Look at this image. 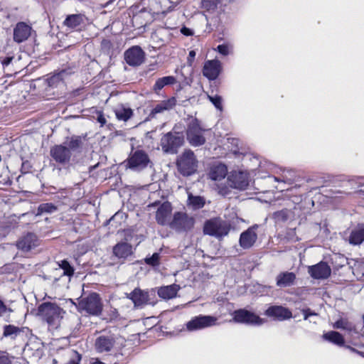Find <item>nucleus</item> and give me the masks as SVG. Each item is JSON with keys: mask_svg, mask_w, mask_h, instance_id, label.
<instances>
[{"mask_svg": "<svg viewBox=\"0 0 364 364\" xmlns=\"http://www.w3.org/2000/svg\"><path fill=\"white\" fill-rule=\"evenodd\" d=\"M65 313L63 308L54 302L46 301L38 306V315L51 329H57L60 326Z\"/></svg>", "mask_w": 364, "mask_h": 364, "instance_id": "1", "label": "nucleus"}, {"mask_svg": "<svg viewBox=\"0 0 364 364\" xmlns=\"http://www.w3.org/2000/svg\"><path fill=\"white\" fill-rule=\"evenodd\" d=\"M79 311H85L92 316H100L103 309L100 295L96 292L90 294L87 296L82 298L77 304Z\"/></svg>", "mask_w": 364, "mask_h": 364, "instance_id": "2", "label": "nucleus"}, {"mask_svg": "<svg viewBox=\"0 0 364 364\" xmlns=\"http://www.w3.org/2000/svg\"><path fill=\"white\" fill-rule=\"evenodd\" d=\"M229 223L220 218L207 220L203 225V233L207 235L222 238L230 232Z\"/></svg>", "mask_w": 364, "mask_h": 364, "instance_id": "3", "label": "nucleus"}, {"mask_svg": "<svg viewBox=\"0 0 364 364\" xmlns=\"http://www.w3.org/2000/svg\"><path fill=\"white\" fill-rule=\"evenodd\" d=\"M176 165L178 171L184 176H188L196 173L198 168V161L193 151L186 150L177 159Z\"/></svg>", "mask_w": 364, "mask_h": 364, "instance_id": "4", "label": "nucleus"}, {"mask_svg": "<svg viewBox=\"0 0 364 364\" xmlns=\"http://www.w3.org/2000/svg\"><path fill=\"white\" fill-rule=\"evenodd\" d=\"M184 142V136L181 132H169L161 139V146L164 153L176 154Z\"/></svg>", "mask_w": 364, "mask_h": 364, "instance_id": "5", "label": "nucleus"}, {"mask_svg": "<svg viewBox=\"0 0 364 364\" xmlns=\"http://www.w3.org/2000/svg\"><path fill=\"white\" fill-rule=\"evenodd\" d=\"M233 320L236 323H245L252 326H262L266 321L264 318H260L256 314L245 309L235 310L233 313Z\"/></svg>", "mask_w": 364, "mask_h": 364, "instance_id": "6", "label": "nucleus"}, {"mask_svg": "<svg viewBox=\"0 0 364 364\" xmlns=\"http://www.w3.org/2000/svg\"><path fill=\"white\" fill-rule=\"evenodd\" d=\"M217 318L210 315H202L193 317L186 323L188 331H196L215 326Z\"/></svg>", "mask_w": 364, "mask_h": 364, "instance_id": "7", "label": "nucleus"}, {"mask_svg": "<svg viewBox=\"0 0 364 364\" xmlns=\"http://www.w3.org/2000/svg\"><path fill=\"white\" fill-rule=\"evenodd\" d=\"M195 220L186 213L176 212L173 215L170 228L176 232H186L193 228Z\"/></svg>", "mask_w": 364, "mask_h": 364, "instance_id": "8", "label": "nucleus"}, {"mask_svg": "<svg viewBox=\"0 0 364 364\" xmlns=\"http://www.w3.org/2000/svg\"><path fill=\"white\" fill-rule=\"evenodd\" d=\"M203 129L197 120L192 121L186 130V138L193 146H200L205 143V138L202 134Z\"/></svg>", "mask_w": 364, "mask_h": 364, "instance_id": "9", "label": "nucleus"}, {"mask_svg": "<svg viewBox=\"0 0 364 364\" xmlns=\"http://www.w3.org/2000/svg\"><path fill=\"white\" fill-rule=\"evenodd\" d=\"M150 160L147 154L143 150H136L127 159V166L134 171L146 168Z\"/></svg>", "mask_w": 364, "mask_h": 364, "instance_id": "10", "label": "nucleus"}, {"mask_svg": "<svg viewBox=\"0 0 364 364\" xmlns=\"http://www.w3.org/2000/svg\"><path fill=\"white\" fill-rule=\"evenodd\" d=\"M50 154L56 163L61 165L69 164L72 156L70 149L63 144L55 145L51 147Z\"/></svg>", "mask_w": 364, "mask_h": 364, "instance_id": "11", "label": "nucleus"}, {"mask_svg": "<svg viewBox=\"0 0 364 364\" xmlns=\"http://www.w3.org/2000/svg\"><path fill=\"white\" fill-rule=\"evenodd\" d=\"M126 63L130 66H139L145 59V53L139 46H134L129 48L124 53Z\"/></svg>", "mask_w": 364, "mask_h": 364, "instance_id": "12", "label": "nucleus"}, {"mask_svg": "<svg viewBox=\"0 0 364 364\" xmlns=\"http://www.w3.org/2000/svg\"><path fill=\"white\" fill-rule=\"evenodd\" d=\"M258 227V225H253L240 234L239 244L242 249L247 250L254 246L257 240L256 231Z\"/></svg>", "mask_w": 364, "mask_h": 364, "instance_id": "13", "label": "nucleus"}, {"mask_svg": "<svg viewBox=\"0 0 364 364\" xmlns=\"http://www.w3.org/2000/svg\"><path fill=\"white\" fill-rule=\"evenodd\" d=\"M308 273L315 279H324L330 277L331 269L325 262H320L316 264L308 267Z\"/></svg>", "mask_w": 364, "mask_h": 364, "instance_id": "14", "label": "nucleus"}, {"mask_svg": "<svg viewBox=\"0 0 364 364\" xmlns=\"http://www.w3.org/2000/svg\"><path fill=\"white\" fill-rule=\"evenodd\" d=\"M228 181L231 186L239 190H245L249 186L247 173L241 171L231 172Z\"/></svg>", "mask_w": 364, "mask_h": 364, "instance_id": "15", "label": "nucleus"}, {"mask_svg": "<svg viewBox=\"0 0 364 364\" xmlns=\"http://www.w3.org/2000/svg\"><path fill=\"white\" fill-rule=\"evenodd\" d=\"M221 72V63L215 59L207 60L203 65V75L209 80H215Z\"/></svg>", "mask_w": 364, "mask_h": 364, "instance_id": "16", "label": "nucleus"}, {"mask_svg": "<svg viewBox=\"0 0 364 364\" xmlns=\"http://www.w3.org/2000/svg\"><path fill=\"white\" fill-rule=\"evenodd\" d=\"M39 245L37 235L33 232H28L22 236L17 242L16 247L18 250L27 252Z\"/></svg>", "mask_w": 364, "mask_h": 364, "instance_id": "17", "label": "nucleus"}, {"mask_svg": "<svg viewBox=\"0 0 364 364\" xmlns=\"http://www.w3.org/2000/svg\"><path fill=\"white\" fill-rule=\"evenodd\" d=\"M172 206L169 202L163 203L157 209L156 213V220L161 225H168L170 227L171 223V215Z\"/></svg>", "mask_w": 364, "mask_h": 364, "instance_id": "18", "label": "nucleus"}, {"mask_svg": "<svg viewBox=\"0 0 364 364\" xmlns=\"http://www.w3.org/2000/svg\"><path fill=\"white\" fill-rule=\"evenodd\" d=\"M268 317H272L279 321H284L292 317L291 311L282 306H270L264 311Z\"/></svg>", "mask_w": 364, "mask_h": 364, "instance_id": "19", "label": "nucleus"}, {"mask_svg": "<svg viewBox=\"0 0 364 364\" xmlns=\"http://www.w3.org/2000/svg\"><path fill=\"white\" fill-rule=\"evenodd\" d=\"M115 343L114 337L111 335L98 336L95 342V348L97 353H108L111 351Z\"/></svg>", "mask_w": 364, "mask_h": 364, "instance_id": "20", "label": "nucleus"}, {"mask_svg": "<svg viewBox=\"0 0 364 364\" xmlns=\"http://www.w3.org/2000/svg\"><path fill=\"white\" fill-rule=\"evenodd\" d=\"M31 27L24 22H18L14 28L13 38L17 43L26 41L31 33Z\"/></svg>", "mask_w": 364, "mask_h": 364, "instance_id": "21", "label": "nucleus"}, {"mask_svg": "<svg viewBox=\"0 0 364 364\" xmlns=\"http://www.w3.org/2000/svg\"><path fill=\"white\" fill-rule=\"evenodd\" d=\"M126 297L134 303V307L142 308L149 301V293L139 288L134 289L131 293H126Z\"/></svg>", "mask_w": 364, "mask_h": 364, "instance_id": "22", "label": "nucleus"}, {"mask_svg": "<svg viewBox=\"0 0 364 364\" xmlns=\"http://www.w3.org/2000/svg\"><path fill=\"white\" fill-rule=\"evenodd\" d=\"M177 100L175 97H171L168 100H163L156 104L151 109L149 117L154 118L157 114L163 113L165 111H168L173 109L176 105Z\"/></svg>", "mask_w": 364, "mask_h": 364, "instance_id": "23", "label": "nucleus"}, {"mask_svg": "<svg viewBox=\"0 0 364 364\" xmlns=\"http://www.w3.org/2000/svg\"><path fill=\"white\" fill-rule=\"evenodd\" d=\"M296 276L292 272H280L276 277V284L280 288L289 287L295 284Z\"/></svg>", "mask_w": 364, "mask_h": 364, "instance_id": "24", "label": "nucleus"}, {"mask_svg": "<svg viewBox=\"0 0 364 364\" xmlns=\"http://www.w3.org/2000/svg\"><path fill=\"white\" fill-rule=\"evenodd\" d=\"M85 16L82 14H70L66 16L63 25L70 30H77L84 23Z\"/></svg>", "mask_w": 364, "mask_h": 364, "instance_id": "25", "label": "nucleus"}, {"mask_svg": "<svg viewBox=\"0 0 364 364\" xmlns=\"http://www.w3.org/2000/svg\"><path fill=\"white\" fill-rule=\"evenodd\" d=\"M113 255L118 259H126L132 254V246L126 242H120L113 247Z\"/></svg>", "mask_w": 364, "mask_h": 364, "instance_id": "26", "label": "nucleus"}, {"mask_svg": "<svg viewBox=\"0 0 364 364\" xmlns=\"http://www.w3.org/2000/svg\"><path fill=\"white\" fill-rule=\"evenodd\" d=\"M180 287L176 284L164 286L158 289V295L159 297L168 300L176 296Z\"/></svg>", "mask_w": 364, "mask_h": 364, "instance_id": "27", "label": "nucleus"}, {"mask_svg": "<svg viewBox=\"0 0 364 364\" xmlns=\"http://www.w3.org/2000/svg\"><path fill=\"white\" fill-rule=\"evenodd\" d=\"M228 169L225 165L218 164L211 167L209 172V178L213 181H220L225 178Z\"/></svg>", "mask_w": 364, "mask_h": 364, "instance_id": "28", "label": "nucleus"}, {"mask_svg": "<svg viewBox=\"0 0 364 364\" xmlns=\"http://www.w3.org/2000/svg\"><path fill=\"white\" fill-rule=\"evenodd\" d=\"M348 241L353 245H360L364 241V224H360L352 230Z\"/></svg>", "mask_w": 364, "mask_h": 364, "instance_id": "29", "label": "nucleus"}, {"mask_svg": "<svg viewBox=\"0 0 364 364\" xmlns=\"http://www.w3.org/2000/svg\"><path fill=\"white\" fill-rule=\"evenodd\" d=\"M205 199L200 196H194L191 193L188 194L187 206L193 210H197L204 207Z\"/></svg>", "mask_w": 364, "mask_h": 364, "instance_id": "30", "label": "nucleus"}, {"mask_svg": "<svg viewBox=\"0 0 364 364\" xmlns=\"http://www.w3.org/2000/svg\"><path fill=\"white\" fill-rule=\"evenodd\" d=\"M68 75V72L66 70H61L47 79L48 85L50 87H57L63 83V80Z\"/></svg>", "mask_w": 364, "mask_h": 364, "instance_id": "31", "label": "nucleus"}, {"mask_svg": "<svg viewBox=\"0 0 364 364\" xmlns=\"http://www.w3.org/2000/svg\"><path fill=\"white\" fill-rule=\"evenodd\" d=\"M322 338L323 340L338 346H343L345 344L343 336L338 331H331L325 333L323 334Z\"/></svg>", "mask_w": 364, "mask_h": 364, "instance_id": "32", "label": "nucleus"}, {"mask_svg": "<svg viewBox=\"0 0 364 364\" xmlns=\"http://www.w3.org/2000/svg\"><path fill=\"white\" fill-rule=\"evenodd\" d=\"M176 82V79L173 76H165L156 80L153 86V90L155 93L159 94L165 86L171 85Z\"/></svg>", "mask_w": 364, "mask_h": 364, "instance_id": "33", "label": "nucleus"}, {"mask_svg": "<svg viewBox=\"0 0 364 364\" xmlns=\"http://www.w3.org/2000/svg\"><path fill=\"white\" fill-rule=\"evenodd\" d=\"M333 328L345 330L348 332L355 331V326L346 318H341L333 324Z\"/></svg>", "mask_w": 364, "mask_h": 364, "instance_id": "34", "label": "nucleus"}, {"mask_svg": "<svg viewBox=\"0 0 364 364\" xmlns=\"http://www.w3.org/2000/svg\"><path fill=\"white\" fill-rule=\"evenodd\" d=\"M299 188H300V186H294L291 188H287V193L285 194V196L296 205H299L303 200L302 193L297 192Z\"/></svg>", "mask_w": 364, "mask_h": 364, "instance_id": "35", "label": "nucleus"}, {"mask_svg": "<svg viewBox=\"0 0 364 364\" xmlns=\"http://www.w3.org/2000/svg\"><path fill=\"white\" fill-rule=\"evenodd\" d=\"M291 215V210L287 208H284L281 210L273 213L272 218L276 223H282L287 222Z\"/></svg>", "mask_w": 364, "mask_h": 364, "instance_id": "36", "label": "nucleus"}, {"mask_svg": "<svg viewBox=\"0 0 364 364\" xmlns=\"http://www.w3.org/2000/svg\"><path fill=\"white\" fill-rule=\"evenodd\" d=\"M23 330L18 326L14 325H5L4 326L3 336L15 339Z\"/></svg>", "mask_w": 364, "mask_h": 364, "instance_id": "37", "label": "nucleus"}, {"mask_svg": "<svg viewBox=\"0 0 364 364\" xmlns=\"http://www.w3.org/2000/svg\"><path fill=\"white\" fill-rule=\"evenodd\" d=\"M115 115L119 120L127 122L133 115V110L130 107H120L115 109Z\"/></svg>", "mask_w": 364, "mask_h": 364, "instance_id": "38", "label": "nucleus"}, {"mask_svg": "<svg viewBox=\"0 0 364 364\" xmlns=\"http://www.w3.org/2000/svg\"><path fill=\"white\" fill-rule=\"evenodd\" d=\"M57 264L59 268L63 271V276H66L69 278L73 276L75 269L67 259H63L57 262Z\"/></svg>", "mask_w": 364, "mask_h": 364, "instance_id": "39", "label": "nucleus"}, {"mask_svg": "<svg viewBox=\"0 0 364 364\" xmlns=\"http://www.w3.org/2000/svg\"><path fill=\"white\" fill-rule=\"evenodd\" d=\"M58 210L56 205L51 203H41L37 208L36 215H41L43 213H53Z\"/></svg>", "mask_w": 364, "mask_h": 364, "instance_id": "40", "label": "nucleus"}, {"mask_svg": "<svg viewBox=\"0 0 364 364\" xmlns=\"http://www.w3.org/2000/svg\"><path fill=\"white\" fill-rule=\"evenodd\" d=\"M82 144V141L80 136H73L68 144V148L70 149V151H76L78 150Z\"/></svg>", "mask_w": 364, "mask_h": 364, "instance_id": "41", "label": "nucleus"}, {"mask_svg": "<svg viewBox=\"0 0 364 364\" xmlns=\"http://www.w3.org/2000/svg\"><path fill=\"white\" fill-rule=\"evenodd\" d=\"M14 58V56L11 54H7L6 55H2L0 57V62L4 70H10L9 66L11 65Z\"/></svg>", "mask_w": 364, "mask_h": 364, "instance_id": "42", "label": "nucleus"}, {"mask_svg": "<svg viewBox=\"0 0 364 364\" xmlns=\"http://www.w3.org/2000/svg\"><path fill=\"white\" fill-rule=\"evenodd\" d=\"M208 98L218 110L223 111V99L221 96L218 95L213 96L208 95Z\"/></svg>", "mask_w": 364, "mask_h": 364, "instance_id": "43", "label": "nucleus"}, {"mask_svg": "<svg viewBox=\"0 0 364 364\" xmlns=\"http://www.w3.org/2000/svg\"><path fill=\"white\" fill-rule=\"evenodd\" d=\"M220 0H201L202 8L207 11L215 10Z\"/></svg>", "mask_w": 364, "mask_h": 364, "instance_id": "44", "label": "nucleus"}, {"mask_svg": "<svg viewBox=\"0 0 364 364\" xmlns=\"http://www.w3.org/2000/svg\"><path fill=\"white\" fill-rule=\"evenodd\" d=\"M267 179L270 183L274 182H283L284 183L291 184L292 183V179L287 178L286 176H282L281 177L272 176L270 175L267 176Z\"/></svg>", "mask_w": 364, "mask_h": 364, "instance_id": "45", "label": "nucleus"}, {"mask_svg": "<svg viewBox=\"0 0 364 364\" xmlns=\"http://www.w3.org/2000/svg\"><path fill=\"white\" fill-rule=\"evenodd\" d=\"M145 262L151 266L155 267L159 264V254L157 252L154 253L151 257L145 259Z\"/></svg>", "mask_w": 364, "mask_h": 364, "instance_id": "46", "label": "nucleus"}, {"mask_svg": "<svg viewBox=\"0 0 364 364\" xmlns=\"http://www.w3.org/2000/svg\"><path fill=\"white\" fill-rule=\"evenodd\" d=\"M112 42L108 39H103L101 42V49L102 50L109 54L112 50Z\"/></svg>", "mask_w": 364, "mask_h": 364, "instance_id": "47", "label": "nucleus"}, {"mask_svg": "<svg viewBox=\"0 0 364 364\" xmlns=\"http://www.w3.org/2000/svg\"><path fill=\"white\" fill-rule=\"evenodd\" d=\"M82 359V355L78 353L77 351H74L73 353V356L70 358L68 362L65 364H80V362Z\"/></svg>", "mask_w": 364, "mask_h": 364, "instance_id": "48", "label": "nucleus"}, {"mask_svg": "<svg viewBox=\"0 0 364 364\" xmlns=\"http://www.w3.org/2000/svg\"><path fill=\"white\" fill-rule=\"evenodd\" d=\"M0 364H12V361L7 353L0 351Z\"/></svg>", "mask_w": 364, "mask_h": 364, "instance_id": "49", "label": "nucleus"}, {"mask_svg": "<svg viewBox=\"0 0 364 364\" xmlns=\"http://www.w3.org/2000/svg\"><path fill=\"white\" fill-rule=\"evenodd\" d=\"M217 50L221 55L226 56L229 54V48L225 44L218 45L217 47Z\"/></svg>", "mask_w": 364, "mask_h": 364, "instance_id": "50", "label": "nucleus"}, {"mask_svg": "<svg viewBox=\"0 0 364 364\" xmlns=\"http://www.w3.org/2000/svg\"><path fill=\"white\" fill-rule=\"evenodd\" d=\"M96 120L97 122L100 124V127H103L107 122V119H105L104 114L102 111L97 112Z\"/></svg>", "mask_w": 364, "mask_h": 364, "instance_id": "51", "label": "nucleus"}, {"mask_svg": "<svg viewBox=\"0 0 364 364\" xmlns=\"http://www.w3.org/2000/svg\"><path fill=\"white\" fill-rule=\"evenodd\" d=\"M301 312L304 315V320H307L311 316H317V314L311 311L309 308L302 309Z\"/></svg>", "mask_w": 364, "mask_h": 364, "instance_id": "52", "label": "nucleus"}, {"mask_svg": "<svg viewBox=\"0 0 364 364\" xmlns=\"http://www.w3.org/2000/svg\"><path fill=\"white\" fill-rule=\"evenodd\" d=\"M181 33L186 36H192L194 33L192 29L186 26H183L181 28Z\"/></svg>", "mask_w": 364, "mask_h": 364, "instance_id": "53", "label": "nucleus"}, {"mask_svg": "<svg viewBox=\"0 0 364 364\" xmlns=\"http://www.w3.org/2000/svg\"><path fill=\"white\" fill-rule=\"evenodd\" d=\"M31 168V166L30 164V162L28 161H25L22 163L21 165V171L22 173H28Z\"/></svg>", "mask_w": 364, "mask_h": 364, "instance_id": "54", "label": "nucleus"}, {"mask_svg": "<svg viewBox=\"0 0 364 364\" xmlns=\"http://www.w3.org/2000/svg\"><path fill=\"white\" fill-rule=\"evenodd\" d=\"M196 53L195 50H192L189 52L188 53V59H187V61H188V63L189 65H191L195 57H196Z\"/></svg>", "mask_w": 364, "mask_h": 364, "instance_id": "55", "label": "nucleus"}, {"mask_svg": "<svg viewBox=\"0 0 364 364\" xmlns=\"http://www.w3.org/2000/svg\"><path fill=\"white\" fill-rule=\"evenodd\" d=\"M6 311V306L4 302L0 299V316L4 314Z\"/></svg>", "mask_w": 364, "mask_h": 364, "instance_id": "56", "label": "nucleus"}, {"mask_svg": "<svg viewBox=\"0 0 364 364\" xmlns=\"http://www.w3.org/2000/svg\"><path fill=\"white\" fill-rule=\"evenodd\" d=\"M345 347L346 348H348L352 352L356 353L360 355L361 356H363L364 358V353L363 352L358 351V350H356L355 348H353V347H351L350 346H346Z\"/></svg>", "mask_w": 364, "mask_h": 364, "instance_id": "57", "label": "nucleus"}, {"mask_svg": "<svg viewBox=\"0 0 364 364\" xmlns=\"http://www.w3.org/2000/svg\"><path fill=\"white\" fill-rule=\"evenodd\" d=\"M5 16L6 18H9V14L6 11H0V16Z\"/></svg>", "mask_w": 364, "mask_h": 364, "instance_id": "58", "label": "nucleus"}, {"mask_svg": "<svg viewBox=\"0 0 364 364\" xmlns=\"http://www.w3.org/2000/svg\"><path fill=\"white\" fill-rule=\"evenodd\" d=\"M99 166V163H97V164L94 165V166H91L89 169H90V171H92L95 169H96Z\"/></svg>", "mask_w": 364, "mask_h": 364, "instance_id": "59", "label": "nucleus"}, {"mask_svg": "<svg viewBox=\"0 0 364 364\" xmlns=\"http://www.w3.org/2000/svg\"><path fill=\"white\" fill-rule=\"evenodd\" d=\"M276 189H279L281 191H284V188L283 187H280L279 188L278 186H275Z\"/></svg>", "mask_w": 364, "mask_h": 364, "instance_id": "60", "label": "nucleus"}, {"mask_svg": "<svg viewBox=\"0 0 364 364\" xmlns=\"http://www.w3.org/2000/svg\"><path fill=\"white\" fill-rule=\"evenodd\" d=\"M114 364H117V363H114Z\"/></svg>", "mask_w": 364, "mask_h": 364, "instance_id": "61", "label": "nucleus"}]
</instances>
